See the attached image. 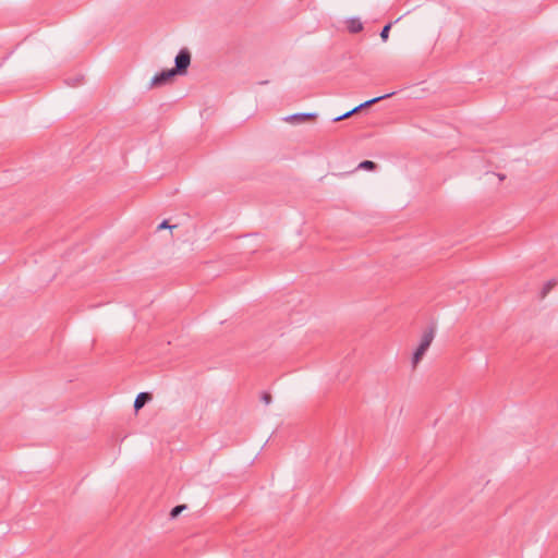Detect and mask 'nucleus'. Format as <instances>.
<instances>
[{
  "mask_svg": "<svg viewBox=\"0 0 558 558\" xmlns=\"http://www.w3.org/2000/svg\"><path fill=\"white\" fill-rule=\"evenodd\" d=\"M434 337H435V326H430L426 330H424L422 338H421V342L412 357L413 368L416 367V365L420 363V361L422 360L425 352L428 350L429 345L432 344V342L434 340Z\"/></svg>",
  "mask_w": 558,
  "mask_h": 558,
  "instance_id": "obj_1",
  "label": "nucleus"
},
{
  "mask_svg": "<svg viewBox=\"0 0 558 558\" xmlns=\"http://www.w3.org/2000/svg\"><path fill=\"white\" fill-rule=\"evenodd\" d=\"M392 95H393V93H389V94H386V95L378 96V97H375V98H373V99H369V100H367V101H365V102H363V104H361V105L356 106V107H355V108H353L352 110H350V111H348V112H345V113H343V114H341V116H339V117L333 118V120H332V121H333V122H339V121H342V120H344V119H348V118H350L352 114H354V113L359 112L361 109H363V108H367V107H369V106H372V105H374V104H376V102H378V101H380V100H383V99H386V98H388V97H390V96H392Z\"/></svg>",
  "mask_w": 558,
  "mask_h": 558,
  "instance_id": "obj_2",
  "label": "nucleus"
},
{
  "mask_svg": "<svg viewBox=\"0 0 558 558\" xmlns=\"http://www.w3.org/2000/svg\"><path fill=\"white\" fill-rule=\"evenodd\" d=\"M175 66L173 68L178 74L186 73L187 68L191 63V53L186 48H183L179 51L175 57Z\"/></svg>",
  "mask_w": 558,
  "mask_h": 558,
  "instance_id": "obj_3",
  "label": "nucleus"
},
{
  "mask_svg": "<svg viewBox=\"0 0 558 558\" xmlns=\"http://www.w3.org/2000/svg\"><path fill=\"white\" fill-rule=\"evenodd\" d=\"M178 73L174 69L163 70L159 74L155 75L151 80L153 86H159L169 82L172 77H174Z\"/></svg>",
  "mask_w": 558,
  "mask_h": 558,
  "instance_id": "obj_4",
  "label": "nucleus"
},
{
  "mask_svg": "<svg viewBox=\"0 0 558 558\" xmlns=\"http://www.w3.org/2000/svg\"><path fill=\"white\" fill-rule=\"evenodd\" d=\"M151 400V395L149 392H141L137 395L134 401V409L138 411L142 409L146 402Z\"/></svg>",
  "mask_w": 558,
  "mask_h": 558,
  "instance_id": "obj_5",
  "label": "nucleus"
},
{
  "mask_svg": "<svg viewBox=\"0 0 558 558\" xmlns=\"http://www.w3.org/2000/svg\"><path fill=\"white\" fill-rule=\"evenodd\" d=\"M348 31L351 34H357L363 31V24L359 19H350L347 22Z\"/></svg>",
  "mask_w": 558,
  "mask_h": 558,
  "instance_id": "obj_6",
  "label": "nucleus"
},
{
  "mask_svg": "<svg viewBox=\"0 0 558 558\" xmlns=\"http://www.w3.org/2000/svg\"><path fill=\"white\" fill-rule=\"evenodd\" d=\"M315 118H316L315 113H295V114L289 117L287 120L305 121V120H312Z\"/></svg>",
  "mask_w": 558,
  "mask_h": 558,
  "instance_id": "obj_7",
  "label": "nucleus"
},
{
  "mask_svg": "<svg viewBox=\"0 0 558 558\" xmlns=\"http://www.w3.org/2000/svg\"><path fill=\"white\" fill-rule=\"evenodd\" d=\"M557 284V281L555 279H550L548 280L544 286H543V289L541 291V298L544 299L549 292L550 290Z\"/></svg>",
  "mask_w": 558,
  "mask_h": 558,
  "instance_id": "obj_8",
  "label": "nucleus"
},
{
  "mask_svg": "<svg viewBox=\"0 0 558 558\" xmlns=\"http://www.w3.org/2000/svg\"><path fill=\"white\" fill-rule=\"evenodd\" d=\"M377 167V165L374 162V161H371V160H364L362 161L359 166H357V169H361V170H375Z\"/></svg>",
  "mask_w": 558,
  "mask_h": 558,
  "instance_id": "obj_9",
  "label": "nucleus"
},
{
  "mask_svg": "<svg viewBox=\"0 0 558 558\" xmlns=\"http://www.w3.org/2000/svg\"><path fill=\"white\" fill-rule=\"evenodd\" d=\"M390 28H391V23H388L387 25L384 26V28L381 29L380 32V37L384 41H386L389 37V32H390Z\"/></svg>",
  "mask_w": 558,
  "mask_h": 558,
  "instance_id": "obj_10",
  "label": "nucleus"
},
{
  "mask_svg": "<svg viewBox=\"0 0 558 558\" xmlns=\"http://www.w3.org/2000/svg\"><path fill=\"white\" fill-rule=\"evenodd\" d=\"M185 508H186V506H185V505L175 506V507L171 510V512H170V517H171V518H175V517H178V515H179V513H180L183 509H185Z\"/></svg>",
  "mask_w": 558,
  "mask_h": 558,
  "instance_id": "obj_11",
  "label": "nucleus"
},
{
  "mask_svg": "<svg viewBox=\"0 0 558 558\" xmlns=\"http://www.w3.org/2000/svg\"><path fill=\"white\" fill-rule=\"evenodd\" d=\"M262 400L266 403V404H269L271 402V396L270 393L268 392H264L262 395Z\"/></svg>",
  "mask_w": 558,
  "mask_h": 558,
  "instance_id": "obj_12",
  "label": "nucleus"
},
{
  "mask_svg": "<svg viewBox=\"0 0 558 558\" xmlns=\"http://www.w3.org/2000/svg\"><path fill=\"white\" fill-rule=\"evenodd\" d=\"M162 228H172V227L168 225V221H167V220H165V221H162V222L159 225V229H162Z\"/></svg>",
  "mask_w": 558,
  "mask_h": 558,
  "instance_id": "obj_13",
  "label": "nucleus"
},
{
  "mask_svg": "<svg viewBox=\"0 0 558 558\" xmlns=\"http://www.w3.org/2000/svg\"><path fill=\"white\" fill-rule=\"evenodd\" d=\"M498 178H499V180H505L506 175L505 174H498Z\"/></svg>",
  "mask_w": 558,
  "mask_h": 558,
  "instance_id": "obj_14",
  "label": "nucleus"
}]
</instances>
